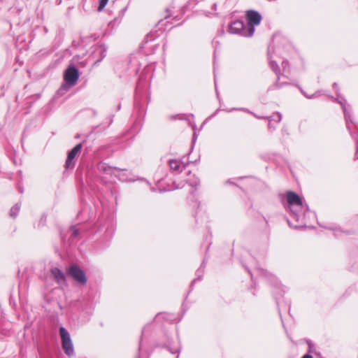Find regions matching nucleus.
<instances>
[{
	"instance_id": "obj_1",
	"label": "nucleus",
	"mask_w": 358,
	"mask_h": 358,
	"mask_svg": "<svg viewBox=\"0 0 358 358\" xmlns=\"http://www.w3.org/2000/svg\"><path fill=\"white\" fill-rule=\"evenodd\" d=\"M287 202L289 210L297 217L299 212L303 210V203L299 196L293 192H287Z\"/></svg>"
},
{
	"instance_id": "obj_2",
	"label": "nucleus",
	"mask_w": 358,
	"mask_h": 358,
	"mask_svg": "<svg viewBox=\"0 0 358 358\" xmlns=\"http://www.w3.org/2000/svg\"><path fill=\"white\" fill-rule=\"evenodd\" d=\"M245 17L248 21V29H249L248 36H253L255 33V27L260 24L262 21L261 15L256 10H249L246 11Z\"/></svg>"
},
{
	"instance_id": "obj_3",
	"label": "nucleus",
	"mask_w": 358,
	"mask_h": 358,
	"mask_svg": "<svg viewBox=\"0 0 358 358\" xmlns=\"http://www.w3.org/2000/svg\"><path fill=\"white\" fill-rule=\"evenodd\" d=\"M59 333L62 342V348L68 356L73 354V346L68 331L63 327L59 328Z\"/></svg>"
},
{
	"instance_id": "obj_4",
	"label": "nucleus",
	"mask_w": 358,
	"mask_h": 358,
	"mask_svg": "<svg viewBox=\"0 0 358 358\" xmlns=\"http://www.w3.org/2000/svg\"><path fill=\"white\" fill-rule=\"evenodd\" d=\"M79 78V72L74 66H69L64 73V80L69 87L76 85Z\"/></svg>"
},
{
	"instance_id": "obj_5",
	"label": "nucleus",
	"mask_w": 358,
	"mask_h": 358,
	"mask_svg": "<svg viewBox=\"0 0 358 358\" xmlns=\"http://www.w3.org/2000/svg\"><path fill=\"white\" fill-rule=\"evenodd\" d=\"M228 32L231 34H238L244 37H250L247 35L249 34V29L245 27V24L241 20H236L231 22L228 27Z\"/></svg>"
},
{
	"instance_id": "obj_6",
	"label": "nucleus",
	"mask_w": 358,
	"mask_h": 358,
	"mask_svg": "<svg viewBox=\"0 0 358 358\" xmlns=\"http://www.w3.org/2000/svg\"><path fill=\"white\" fill-rule=\"evenodd\" d=\"M68 273L78 282L85 285L87 279L84 272L77 266L73 265L68 269Z\"/></svg>"
},
{
	"instance_id": "obj_7",
	"label": "nucleus",
	"mask_w": 358,
	"mask_h": 358,
	"mask_svg": "<svg viewBox=\"0 0 358 358\" xmlns=\"http://www.w3.org/2000/svg\"><path fill=\"white\" fill-rule=\"evenodd\" d=\"M82 144L79 143L76 145L68 154L67 159L66 160L65 166L66 169L71 166L72 161L74 159L77 154L81 150Z\"/></svg>"
},
{
	"instance_id": "obj_8",
	"label": "nucleus",
	"mask_w": 358,
	"mask_h": 358,
	"mask_svg": "<svg viewBox=\"0 0 358 358\" xmlns=\"http://www.w3.org/2000/svg\"><path fill=\"white\" fill-rule=\"evenodd\" d=\"M169 166L171 169L176 173H180L185 167V164L176 159L169 160Z\"/></svg>"
},
{
	"instance_id": "obj_9",
	"label": "nucleus",
	"mask_w": 358,
	"mask_h": 358,
	"mask_svg": "<svg viewBox=\"0 0 358 358\" xmlns=\"http://www.w3.org/2000/svg\"><path fill=\"white\" fill-rule=\"evenodd\" d=\"M51 273L58 283H64L66 282L64 273L58 268H52Z\"/></svg>"
},
{
	"instance_id": "obj_10",
	"label": "nucleus",
	"mask_w": 358,
	"mask_h": 358,
	"mask_svg": "<svg viewBox=\"0 0 358 358\" xmlns=\"http://www.w3.org/2000/svg\"><path fill=\"white\" fill-rule=\"evenodd\" d=\"M20 207L17 204L14 206L13 208H11V209H10V216L13 217H15L17 216V215L18 214L19 211H20Z\"/></svg>"
},
{
	"instance_id": "obj_11",
	"label": "nucleus",
	"mask_w": 358,
	"mask_h": 358,
	"mask_svg": "<svg viewBox=\"0 0 358 358\" xmlns=\"http://www.w3.org/2000/svg\"><path fill=\"white\" fill-rule=\"evenodd\" d=\"M270 66L276 74L278 73L279 67L275 62H273V61L270 62Z\"/></svg>"
},
{
	"instance_id": "obj_12",
	"label": "nucleus",
	"mask_w": 358,
	"mask_h": 358,
	"mask_svg": "<svg viewBox=\"0 0 358 358\" xmlns=\"http://www.w3.org/2000/svg\"><path fill=\"white\" fill-rule=\"evenodd\" d=\"M108 0H100L98 10L101 11L108 3Z\"/></svg>"
},
{
	"instance_id": "obj_13",
	"label": "nucleus",
	"mask_w": 358,
	"mask_h": 358,
	"mask_svg": "<svg viewBox=\"0 0 358 358\" xmlns=\"http://www.w3.org/2000/svg\"><path fill=\"white\" fill-rule=\"evenodd\" d=\"M343 110H344V115H345V120H346L347 127H348V129H350V126H349V120H348L349 117H348V113L346 112L345 108H344Z\"/></svg>"
},
{
	"instance_id": "obj_14",
	"label": "nucleus",
	"mask_w": 358,
	"mask_h": 358,
	"mask_svg": "<svg viewBox=\"0 0 358 358\" xmlns=\"http://www.w3.org/2000/svg\"><path fill=\"white\" fill-rule=\"evenodd\" d=\"M99 169L106 171H107L106 164H99Z\"/></svg>"
},
{
	"instance_id": "obj_15",
	"label": "nucleus",
	"mask_w": 358,
	"mask_h": 358,
	"mask_svg": "<svg viewBox=\"0 0 358 358\" xmlns=\"http://www.w3.org/2000/svg\"><path fill=\"white\" fill-rule=\"evenodd\" d=\"M275 116H276V118L274 119L277 122H280L281 120L282 117L280 113H277Z\"/></svg>"
},
{
	"instance_id": "obj_16",
	"label": "nucleus",
	"mask_w": 358,
	"mask_h": 358,
	"mask_svg": "<svg viewBox=\"0 0 358 358\" xmlns=\"http://www.w3.org/2000/svg\"><path fill=\"white\" fill-rule=\"evenodd\" d=\"M78 234V231L76 229L73 228V236H76Z\"/></svg>"
},
{
	"instance_id": "obj_17",
	"label": "nucleus",
	"mask_w": 358,
	"mask_h": 358,
	"mask_svg": "<svg viewBox=\"0 0 358 358\" xmlns=\"http://www.w3.org/2000/svg\"><path fill=\"white\" fill-rule=\"evenodd\" d=\"M302 358H313V357L308 354L305 355Z\"/></svg>"
}]
</instances>
